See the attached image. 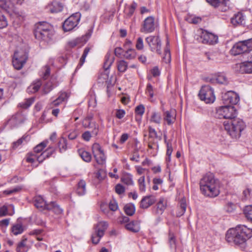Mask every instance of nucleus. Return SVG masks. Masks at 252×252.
Returning a JSON list of instances; mask_svg holds the SVG:
<instances>
[{"mask_svg":"<svg viewBox=\"0 0 252 252\" xmlns=\"http://www.w3.org/2000/svg\"><path fill=\"white\" fill-rule=\"evenodd\" d=\"M169 243L170 244V247L171 248H174L175 249V239L174 236L173 234H171V233L169 234Z\"/></svg>","mask_w":252,"mask_h":252,"instance_id":"nucleus-62","label":"nucleus"},{"mask_svg":"<svg viewBox=\"0 0 252 252\" xmlns=\"http://www.w3.org/2000/svg\"><path fill=\"white\" fill-rule=\"evenodd\" d=\"M161 121V114L157 112H153L150 119V122L159 125Z\"/></svg>","mask_w":252,"mask_h":252,"instance_id":"nucleus-35","label":"nucleus"},{"mask_svg":"<svg viewBox=\"0 0 252 252\" xmlns=\"http://www.w3.org/2000/svg\"><path fill=\"white\" fill-rule=\"evenodd\" d=\"M67 98V94L63 92L61 93L59 96L50 104V107L53 108L54 106H58L63 101L66 100Z\"/></svg>","mask_w":252,"mask_h":252,"instance_id":"nucleus-24","label":"nucleus"},{"mask_svg":"<svg viewBox=\"0 0 252 252\" xmlns=\"http://www.w3.org/2000/svg\"><path fill=\"white\" fill-rule=\"evenodd\" d=\"M140 220H132L131 222L126 224L125 227L126 229L130 231L136 233L139 232L140 230Z\"/></svg>","mask_w":252,"mask_h":252,"instance_id":"nucleus-21","label":"nucleus"},{"mask_svg":"<svg viewBox=\"0 0 252 252\" xmlns=\"http://www.w3.org/2000/svg\"><path fill=\"white\" fill-rule=\"evenodd\" d=\"M148 131L149 139L156 138L159 141L161 140V136L158 135L157 131L154 128H152L151 126H149L148 128Z\"/></svg>","mask_w":252,"mask_h":252,"instance_id":"nucleus-44","label":"nucleus"},{"mask_svg":"<svg viewBox=\"0 0 252 252\" xmlns=\"http://www.w3.org/2000/svg\"><path fill=\"white\" fill-rule=\"evenodd\" d=\"M187 208L186 201L185 199H182L179 202V205L177 208L176 216L180 217L183 216L186 212Z\"/></svg>","mask_w":252,"mask_h":252,"instance_id":"nucleus-25","label":"nucleus"},{"mask_svg":"<svg viewBox=\"0 0 252 252\" xmlns=\"http://www.w3.org/2000/svg\"><path fill=\"white\" fill-rule=\"evenodd\" d=\"M146 93H148L151 98L154 96V89L152 85L148 84L146 87Z\"/></svg>","mask_w":252,"mask_h":252,"instance_id":"nucleus-61","label":"nucleus"},{"mask_svg":"<svg viewBox=\"0 0 252 252\" xmlns=\"http://www.w3.org/2000/svg\"><path fill=\"white\" fill-rule=\"evenodd\" d=\"M242 73H252V62H245L237 65Z\"/></svg>","mask_w":252,"mask_h":252,"instance_id":"nucleus-20","label":"nucleus"},{"mask_svg":"<svg viewBox=\"0 0 252 252\" xmlns=\"http://www.w3.org/2000/svg\"><path fill=\"white\" fill-rule=\"evenodd\" d=\"M96 162L99 164H103L105 162L106 157L103 151L94 156Z\"/></svg>","mask_w":252,"mask_h":252,"instance_id":"nucleus-41","label":"nucleus"},{"mask_svg":"<svg viewBox=\"0 0 252 252\" xmlns=\"http://www.w3.org/2000/svg\"><path fill=\"white\" fill-rule=\"evenodd\" d=\"M34 34L37 40L48 42L52 39L54 32L50 24L41 22L36 24Z\"/></svg>","mask_w":252,"mask_h":252,"instance_id":"nucleus-3","label":"nucleus"},{"mask_svg":"<svg viewBox=\"0 0 252 252\" xmlns=\"http://www.w3.org/2000/svg\"><path fill=\"white\" fill-rule=\"evenodd\" d=\"M206 1L214 7H220L222 11H225L228 9V0H206Z\"/></svg>","mask_w":252,"mask_h":252,"instance_id":"nucleus-17","label":"nucleus"},{"mask_svg":"<svg viewBox=\"0 0 252 252\" xmlns=\"http://www.w3.org/2000/svg\"><path fill=\"white\" fill-rule=\"evenodd\" d=\"M34 98L31 97L25 99L24 101L19 103V105L20 107L26 109L29 107L34 102Z\"/></svg>","mask_w":252,"mask_h":252,"instance_id":"nucleus-46","label":"nucleus"},{"mask_svg":"<svg viewBox=\"0 0 252 252\" xmlns=\"http://www.w3.org/2000/svg\"><path fill=\"white\" fill-rule=\"evenodd\" d=\"M123 57L127 60H132L136 57V52L134 49H128L125 52Z\"/></svg>","mask_w":252,"mask_h":252,"instance_id":"nucleus-40","label":"nucleus"},{"mask_svg":"<svg viewBox=\"0 0 252 252\" xmlns=\"http://www.w3.org/2000/svg\"><path fill=\"white\" fill-rule=\"evenodd\" d=\"M156 201V197L154 195L145 196L140 202V207L143 209L148 208L153 205Z\"/></svg>","mask_w":252,"mask_h":252,"instance_id":"nucleus-19","label":"nucleus"},{"mask_svg":"<svg viewBox=\"0 0 252 252\" xmlns=\"http://www.w3.org/2000/svg\"><path fill=\"white\" fill-rule=\"evenodd\" d=\"M138 184L139 190L142 192H144L146 190V185L145 183V177L144 176L141 177L138 179Z\"/></svg>","mask_w":252,"mask_h":252,"instance_id":"nucleus-49","label":"nucleus"},{"mask_svg":"<svg viewBox=\"0 0 252 252\" xmlns=\"http://www.w3.org/2000/svg\"><path fill=\"white\" fill-rule=\"evenodd\" d=\"M28 57V53L23 51L15 52L12 60L13 65L17 70L21 69L26 63Z\"/></svg>","mask_w":252,"mask_h":252,"instance_id":"nucleus-9","label":"nucleus"},{"mask_svg":"<svg viewBox=\"0 0 252 252\" xmlns=\"http://www.w3.org/2000/svg\"><path fill=\"white\" fill-rule=\"evenodd\" d=\"M243 212L247 220L252 222V205L246 206Z\"/></svg>","mask_w":252,"mask_h":252,"instance_id":"nucleus-42","label":"nucleus"},{"mask_svg":"<svg viewBox=\"0 0 252 252\" xmlns=\"http://www.w3.org/2000/svg\"><path fill=\"white\" fill-rule=\"evenodd\" d=\"M11 231L14 235H17L24 231V227L21 223H17L13 225Z\"/></svg>","mask_w":252,"mask_h":252,"instance_id":"nucleus-38","label":"nucleus"},{"mask_svg":"<svg viewBox=\"0 0 252 252\" xmlns=\"http://www.w3.org/2000/svg\"><path fill=\"white\" fill-rule=\"evenodd\" d=\"M236 207V204L231 202H228L225 206V209L226 212L231 213L235 210Z\"/></svg>","mask_w":252,"mask_h":252,"instance_id":"nucleus-51","label":"nucleus"},{"mask_svg":"<svg viewBox=\"0 0 252 252\" xmlns=\"http://www.w3.org/2000/svg\"><path fill=\"white\" fill-rule=\"evenodd\" d=\"M200 188L202 193L207 196L216 197L220 193L218 181L211 173L206 174L200 180Z\"/></svg>","mask_w":252,"mask_h":252,"instance_id":"nucleus-2","label":"nucleus"},{"mask_svg":"<svg viewBox=\"0 0 252 252\" xmlns=\"http://www.w3.org/2000/svg\"><path fill=\"white\" fill-rule=\"evenodd\" d=\"M155 28L156 24L154 17L149 16L144 20L141 31L144 33H150L154 31Z\"/></svg>","mask_w":252,"mask_h":252,"instance_id":"nucleus-14","label":"nucleus"},{"mask_svg":"<svg viewBox=\"0 0 252 252\" xmlns=\"http://www.w3.org/2000/svg\"><path fill=\"white\" fill-rule=\"evenodd\" d=\"M21 190V188L19 186H17L12 189L5 190L3 191V193L6 195H9L12 193L17 192Z\"/></svg>","mask_w":252,"mask_h":252,"instance_id":"nucleus-55","label":"nucleus"},{"mask_svg":"<svg viewBox=\"0 0 252 252\" xmlns=\"http://www.w3.org/2000/svg\"><path fill=\"white\" fill-rule=\"evenodd\" d=\"M166 207V201L164 198H160L157 204L156 213L158 214H162Z\"/></svg>","mask_w":252,"mask_h":252,"instance_id":"nucleus-29","label":"nucleus"},{"mask_svg":"<svg viewBox=\"0 0 252 252\" xmlns=\"http://www.w3.org/2000/svg\"><path fill=\"white\" fill-rule=\"evenodd\" d=\"M143 47L144 44L143 39L141 37H139L137 39L136 48L137 50H140L143 49Z\"/></svg>","mask_w":252,"mask_h":252,"instance_id":"nucleus-59","label":"nucleus"},{"mask_svg":"<svg viewBox=\"0 0 252 252\" xmlns=\"http://www.w3.org/2000/svg\"><path fill=\"white\" fill-rule=\"evenodd\" d=\"M224 129L233 138H239L241 132L245 127L244 122L239 118H234L231 120L223 122Z\"/></svg>","mask_w":252,"mask_h":252,"instance_id":"nucleus-4","label":"nucleus"},{"mask_svg":"<svg viewBox=\"0 0 252 252\" xmlns=\"http://www.w3.org/2000/svg\"><path fill=\"white\" fill-rule=\"evenodd\" d=\"M169 42L167 40L166 42V45L165 47L164 51V55L162 57L163 61L166 63H169L171 62V54L170 49L169 47Z\"/></svg>","mask_w":252,"mask_h":252,"instance_id":"nucleus-31","label":"nucleus"},{"mask_svg":"<svg viewBox=\"0 0 252 252\" xmlns=\"http://www.w3.org/2000/svg\"><path fill=\"white\" fill-rule=\"evenodd\" d=\"M27 239L22 240L17 245L16 251L17 252H27L28 247L26 245Z\"/></svg>","mask_w":252,"mask_h":252,"instance_id":"nucleus-43","label":"nucleus"},{"mask_svg":"<svg viewBox=\"0 0 252 252\" xmlns=\"http://www.w3.org/2000/svg\"><path fill=\"white\" fill-rule=\"evenodd\" d=\"M231 23L234 26L245 25L246 24V17L242 12L235 14L231 18Z\"/></svg>","mask_w":252,"mask_h":252,"instance_id":"nucleus-16","label":"nucleus"},{"mask_svg":"<svg viewBox=\"0 0 252 252\" xmlns=\"http://www.w3.org/2000/svg\"><path fill=\"white\" fill-rule=\"evenodd\" d=\"M176 120V115L174 110L166 111L163 113V120L170 126L172 125Z\"/></svg>","mask_w":252,"mask_h":252,"instance_id":"nucleus-18","label":"nucleus"},{"mask_svg":"<svg viewBox=\"0 0 252 252\" xmlns=\"http://www.w3.org/2000/svg\"><path fill=\"white\" fill-rule=\"evenodd\" d=\"M7 25L6 18L0 12V29L5 28Z\"/></svg>","mask_w":252,"mask_h":252,"instance_id":"nucleus-52","label":"nucleus"},{"mask_svg":"<svg viewBox=\"0 0 252 252\" xmlns=\"http://www.w3.org/2000/svg\"><path fill=\"white\" fill-rule=\"evenodd\" d=\"M58 146L61 152L65 151L67 149V140L64 138H62L60 139Z\"/></svg>","mask_w":252,"mask_h":252,"instance_id":"nucleus-48","label":"nucleus"},{"mask_svg":"<svg viewBox=\"0 0 252 252\" xmlns=\"http://www.w3.org/2000/svg\"><path fill=\"white\" fill-rule=\"evenodd\" d=\"M222 100L224 104L229 105L236 104L239 101L238 95L233 91H228L222 95Z\"/></svg>","mask_w":252,"mask_h":252,"instance_id":"nucleus-13","label":"nucleus"},{"mask_svg":"<svg viewBox=\"0 0 252 252\" xmlns=\"http://www.w3.org/2000/svg\"><path fill=\"white\" fill-rule=\"evenodd\" d=\"M86 182L83 180H81L78 182L76 189V193L78 195L82 196L86 193Z\"/></svg>","mask_w":252,"mask_h":252,"instance_id":"nucleus-28","label":"nucleus"},{"mask_svg":"<svg viewBox=\"0 0 252 252\" xmlns=\"http://www.w3.org/2000/svg\"><path fill=\"white\" fill-rule=\"evenodd\" d=\"M115 190L118 194H121L124 192L125 188L122 185L118 184L115 187Z\"/></svg>","mask_w":252,"mask_h":252,"instance_id":"nucleus-64","label":"nucleus"},{"mask_svg":"<svg viewBox=\"0 0 252 252\" xmlns=\"http://www.w3.org/2000/svg\"><path fill=\"white\" fill-rule=\"evenodd\" d=\"M137 6V3L133 1L131 4L128 7V9L126 10V14L128 17H130L133 14Z\"/></svg>","mask_w":252,"mask_h":252,"instance_id":"nucleus-45","label":"nucleus"},{"mask_svg":"<svg viewBox=\"0 0 252 252\" xmlns=\"http://www.w3.org/2000/svg\"><path fill=\"white\" fill-rule=\"evenodd\" d=\"M47 210H52L55 213L57 214H60L63 212V210L55 202H51L47 205Z\"/></svg>","mask_w":252,"mask_h":252,"instance_id":"nucleus-32","label":"nucleus"},{"mask_svg":"<svg viewBox=\"0 0 252 252\" xmlns=\"http://www.w3.org/2000/svg\"><path fill=\"white\" fill-rule=\"evenodd\" d=\"M198 42L203 44H214L217 42L218 36L205 30H202L197 37Z\"/></svg>","mask_w":252,"mask_h":252,"instance_id":"nucleus-11","label":"nucleus"},{"mask_svg":"<svg viewBox=\"0 0 252 252\" xmlns=\"http://www.w3.org/2000/svg\"><path fill=\"white\" fill-rule=\"evenodd\" d=\"M198 96L201 100L204 101L206 103H213L216 99L214 90L209 85L202 87Z\"/></svg>","mask_w":252,"mask_h":252,"instance_id":"nucleus-8","label":"nucleus"},{"mask_svg":"<svg viewBox=\"0 0 252 252\" xmlns=\"http://www.w3.org/2000/svg\"><path fill=\"white\" fill-rule=\"evenodd\" d=\"M115 58L112 55V52L108 51L105 57L103 67L105 70L108 69L113 63Z\"/></svg>","mask_w":252,"mask_h":252,"instance_id":"nucleus-22","label":"nucleus"},{"mask_svg":"<svg viewBox=\"0 0 252 252\" xmlns=\"http://www.w3.org/2000/svg\"><path fill=\"white\" fill-rule=\"evenodd\" d=\"M92 152L94 156L103 151L100 145L98 143H94L92 146Z\"/></svg>","mask_w":252,"mask_h":252,"instance_id":"nucleus-50","label":"nucleus"},{"mask_svg":"<svg viewBox=\"0 0 252 252\" xmlns=\"http://www.w3.org/2000/svg\"><path fill=\"white\" fill-rule=\"evenodd\" d=\"M108 224L106 221H100L97 223L94 228V232L92 234V241L94 244L99 243L101 237L104 235Z\"/></svg>","mask_w":252,"mask_h":252,"instance_id":"nucleus-7","label":"nucleus"},{"mask_svg":"<svg viewBox=\"0 0 252 252\" xmlns=\"http://www.w3.org/2000/svg\"><path fill=\"white\" fill-rule=\"evenodd\" d=\"M8 215V207L6 205H3L0 207V217L6 216Z\"/></svg>","mask_w":252,"mask_h":252,"instance_id":"nucleus-60","label":"nucleus"},{"mask_svg":"<svg viewBox=\"0 0 252 252\" xmlns=\"http://www.w3.org/2000/svg\"><path fill=\"white\" fill-rule=\"evenodd\" d=\"M90 50V49L89 47H86L85 48L83 53V55L80 60L79 64H80V65H82L84 63V62L85 61V59H86L88 53L89 52Z\"/></svg>","mask_w":252,"mask_h":252,"instance_id":"nucleus-53","label":"nucleus"},{"mask_svg":"<svg viewBox=\"0 0 252 252\" xmlns=\"http://www.w3.org/2000/svg\"><path fill=\"white\" fill-rule=\"evenodd\" d=\"M30 139V137L28 135H23L21 138L12 143V148L13 150L17 149L19 146L22 144L27 143Z\"/></svg>","mask_w":252,"mask_h":252,"instance_id":"nucleus-27","label":"nucleus"},{"mask_svg":"<svg viewBox=\"0 0 252 252\" xmlns=\"http://www.w3.org/2000/svg\"><path fill=\"white\" fill-rule=\"evenodd\" d=\"M109 209L112 211H116L118 209V205L116 200H111L109 203Z\"/></svg>","mask_w":252,"mask_h":252,"instance_id":"nucleus-54","label":"nucleus"},{"mask_svg":"<svg viewBox=\"0 0 252 252\" xmlns=\"http://www.w3.org/2000/svg\"><path fill=\"white\" fill-rule=\"evenodd\" d=\"M145 40L151 51L161 54V43L158 36L150 35L146 37Z\"/></svg>","mask_w":252,"mask_h":252,"instance_id":"nucleus-10","label":"nucleus"},{"mask_svg":"<svg viewBox=\"0 0 252 252\" xmlns=\"http://www.w3.org/2000/svg\"><path fill=\"white\" fill-rule=\"evenodd\" d=\"M237 110L232 105L220 106L216 109V117L231 120L237 116Z\"/></svg>","mask_w":252,"mask_h":252,"instance_id":"nucleus-5","label":"nucleus"},{"mask_svg":"<svg viewBox=\"0 0 252 252\" xmlns=\"http://www.w3.org/2000/svg\"><path fill=\"white\" fill-rule=\"evenodd\" d=\"M35 154L34 153H29L27 155L26 158V161L28 162L33 163L36 160V158L35 157Z\"/></svg>","mask_w":252,"mask_h":252,"instance_id":"nucleus-57","label":"nucleus"},{"mask_svg":"<svg viewBox=\"0 0 252 252\" xmlns=\"http://www.w3.org/2000/svg\"><path fill=\"white\" fill-rule=\"evenodd\" d=\"M47 141H43L37 145L33 149V153L34 154L41 152L47 146Z\"/></svg>","mask_w":252,"mask_h":252,"instance_id":"nucleus-47","label":"nucleus"},{"mask_svg":"<svg viewBox=\"0 0 252 252\" xmlns=\"http://www.w3.org/2000/svg\"><path fill=\"white\" fill-rule=\"evenodd\" d=\"M124 53L123 49L120 47H116L114 50L115 55L118 58H121L122 56H123Z\"/></svg>","mask_w":252,"mask_h":252,"instance_id":"nucleus-58","label":"nucleus"},{"mask_svg":"<svg viewBox=\"0 0 252 252\" xmlns=\"http://www.w3.org/2000/svg\"><path fill=\"white\" fill-rule=\"evenodd\" d=\"M80 14L76 13L68 17L63 23V28L65 32L72 30L78 24L80 19Z\"/></svg>","mask_w":252,"mask_h":252,"instance_id":"nucleus-12","label":"nucleus"},{"mask_svg":"<svg viewBox=\"0 0 252 252\" xmlns=\"http://www.w3.org/2000/svg\"><path fill=\"white\" fill-rule=\"evenodd\" d=\"M252 237V229L244 225H238L228 229L225 238L229 243H233L242 250L247 247V242Z\"/></svg>","mask_w":252,"mask_h":252,"instance_id":"nucleus-1","label":"nucleus"},{"mask_svg":"<svg viewBox=\"0 0 252 252\" xmlns=\"http://www.w3.org/2000/svg\"><path fill=\"white\" fill-rule=\"evenodd\" d=\"M145 111V107L143 105L140 104L138 105L135 109V113L139 115L140 116H142Z\"/></svg>","mask_w":252,"mask_h":252,"instance_id":"nucleus-56","label":"nucleus"},{"mask_svg":"<svg viewBox=\"0 0 252 252\" xmlns=\"http://www.w3.org/2000/svg\"><path fill=\"white\" fill-rule=\"evenodd\" d=\"M123 182L127 185H132L133 184L132 179L130 177H125L122 179Z\"/></svg>","mask_w":252,"mask_h":252,"instance_id":"nucleus-63","label":"nucleus"},{"mask_svg":"<svg viewBox=\"0 0 252 252\" xmlns=\"http://www.w3.org/2000/svg\"><path fill=\"white\" fill-rule=\"evenodd\" d=\"M216 81L217 83L220 84L226 85L228 83L227 78L224 73H220L217 74Z\"/></svg>","mask_w":252,"mask_h":252,"instance_id":"nucleus-36","label":"nucleus"},{"mask_svg":"<svg viewBox=\"0 0 252 252\" xmlns=\"http://www.w3.org/2000/svg\"><path fill=\"white\" fill-rule=\"evenodd\" d=\"M127 63L124 60H120L117 62L118 70L120 72H125L127 68Z\"/></svg>","mask_w":252,"mask_h":252,"instance_id":"nucleus-39","label":"nucleus"},{"mask_svg":"<svg viewBox=\"0 0 252 252\" xmlns=\"http://www.w3.org/2000/svg\"><path fill=\"white\" fill-rule=\"evenodd\" d=\"M48 204L41 196H35L34 198V205L37 208L47 209Z\"/></svg>","mask_w":252,"mask_h":252,"instance_id":"nucleus-23","label":"nucleus"},{"mask_svg":"<svg viewBox=\"0 0 252 252\" xmlns=\"http://www.w3.org/2000/svg\"><path fill=\"white\" fill-rule=\"evenodd\" d=\"M78 152L79 156L84 161L87 162H89L91 161L92 156L89 152L85 151L83 149H79Z\"/></svg>","mask_w":252,"mask_h":252,"instance_id":"nucleus-30","label":"nucleus"},{"mask_svg":"<svg viewBox=\"0 0 252 252\" xmlns=\"http://www.w3.org/2000/svg\"><path fill=\"white\" fill-rule=\"evenodd\" d=\"M63 8V5L58 2L54 1L51 5L48 7L49 10L51 13H57L62 10Z\"/></svg>","mask_w":252,"mask_h":252,"instance_id":"nucleus-26","label":"nucleus"},{"mask_svg":"<svg viewBox=\"0 0 252 252\" xmlns=\"http://www.w3.org/2000/svg\"><path fill=\"white\" fill-rule=\"evenodd\" d=\"M93 116L89 115L82 122V125L85 128H92V133L96 135L98 131V126L95 122H92Z\"/></svg>","mask_w":252,"mask_h":252,"instance_id":"nucleus-15","label":"nucleus"},{"mask_svg":"<svg viewBox=\"0 0 252 252\" xmlns=\"http://www.w3.org/2000/svg\"><path fill=\"white\" fill-rule=\"evenodd\" d=\"M41 82L40 80H36L28 87L27 90L28 92L34 93L37 92L41 86Z\"/></svg>","mask_w":252,"mask_h":252,"instance_id":"nucleus-33","label":"nucleus"},{"mask_svg":"<svg viewBox=\"0 0 252 252\" xmlns=\"http://www.w3.org/2000/svg\"><path fill=\"white\" fill-rule=\"evenodd\" d=\"M124 211L126 214L128 216H132L135 211L134 205L132 203L126 204L124 207Z\"/></svg>","mask_w":252,"mask_h":252,"instance_id":"nucleus-37","label":"nucleus"},{"mask_svg":"<svg viewBox=\"0 0 252 252\" xmlns=\"http://www.w3.org/2000/svg\"><path fill=\"white\" fill-rule=\"evenodd\" d=\"M0 7L8 11L13 8V4L10 0H0Z\"/></svg>","mask_w":252,"mask_h":252,"instance_id":"nucleus-34","label":"nucleus"},{"mask_svg":"<svg viewBox=\"0 0 252 252\" xmlns=\"http://www.w3.org/2000/svg\"><path fill=\"white\" fill-rule=\"evenodd\" d=\"M252 50V38L240 41L234 44L230 50L231 54L237 56Z\"/></svg>","mask_w":252,"mask_h":252,"instance_id":"nucleus-6","label":"nucleus"}]
</instances>
